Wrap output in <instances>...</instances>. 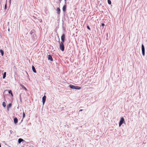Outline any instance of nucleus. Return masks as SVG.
<instances>
[{"instance_id":"1a4fd4ad","label":"nucleus","mask_w":147,"mask_h":147,"mask_svg":"<svg viewBox=\"0 0 147 147\" xmlns=\"http://www.w3.org/2000/svg\"><path fill=\"white\" fill-rule=\"evenodd\" d=\"M66 4H65V5L63 6V11L64 12H65L66 11Z\"/></svg>"},{"instance_id":"412c9836","label":"nucleus","mask_w":147,"mask_h":147,"mask_svg":"<svg viewBox=\"0 0 147 147\" xmlns=\"http://www.w3.org/2000/svg\"><path fill=\"white\" fill-rule=\"evenodd\" d=\"M21 94H20L19 97H20V101L21 102L22 98H21Z\"/></svg>"},{"instance_id":"9b49d317","label":"nucleus","mask_w":147,"mask_h":147,"mask_svg":"<svg viewBox=\"0 0 147 147\" xmlns=\"http://www.w3.org/2000/svg\"><path fill=\"white\" fill-rule=\"evenodd\" d=\"M24 141V140L22 138H19L18 140V142L19 143H21L22 142Z\"/></svg>"},{"instance_id":"aec40b11","label":"nucleus","mask_w":147,"mask_h":147,"mask_svg":"<svg viewBox=\"0 0 147 147\" xmlns=\"http://www.w3.org/2000/svg\"><path fill=\"white\" fill-rule=\"evenodd\" d=\"M108 3L109 4H111V3L110 0H108Z\"/></svg>"},{"instance_id":"c756f323","label":"nucleus","mask_w":147,"mask_h":147,"mask_svg":"<svg viewBox=\"0 0 147 147\" xmlns=\"http://www.w3.org/2000/svg\"><path fill=\"white\" fill-rule=\"evenodd\" d=\"M62 0H59V1H60V2H61Z\"/></svg>"},{"instance_id":"393cba45","label":"nucleus","mask_w":147,"mask_h":147,"mask_svg":"<svg viewBox=\"0 0 147 147\" xmlns=\"http://www.w3.org/2000/svg\"><path fill=\"white\" fill-rule=\"evenodd\" d=\"M87 28H88V29H89V30H90V27H89V26H87Z\"/></svg>"},{"instance_id":"a878e982","label":"nucleus","mask_w":147,"mask_h":147,"mask_svg":"<svg viewBox=\"0 0 147 147\" xmlns=\"http://www.w3.org/2000/svg\"><path fill=\"white\" fill-rule=\"evenodd\" d=\"M101 26H102L103 27L105 26V24L103 23H102L101 24Z\"/></svg>"},{"instance_id":"dca6fc26","label":"nucleus","mask_w":147,"mask_h":147,"mask_svg":"<svg viewBox=\"0 0 147 147\" xmlns=\"http://www.w3.org/2000/svg\"><path fill=\"white\" fill-rule=\"evenodd\" d=\"M6 72H4V73H3V79H4L6 77Z\"/></svg>"},{"instance_id":"f03ea898","label":"nucleus","mask_w":147,"mask_h":147,"mask_svg":"<svg viewBox=\"0 0 147 147\" xmlns=\"http://www.w3.org/2000/svg\"><path fill=\"white\" fill-rule=\"evenodd\" d=\"M125 121L124 118L123 117H121L119 122V126L120 127L123 123H125Z\"/></svg>"},{"instance_id":"ddd939ff","label":"nucleus","mask_w":147,"mask_h":147,"mask_svg":"<svg viewBox=\"0 0 147 147\" xmlns=\"http://www.w3.org/2000/svg\"><path fill=\"white\" fill-rule=\"evenodd\" d=\"M57 11L58 14H60V9L59 8H57Z\"/></svg>"},{"instance_id":"b1692460","label":"nucleus","mask_w":147,"mask_h":147,"mask_svg":"<svg viewBox=\"0 0 147 147\" xmlns=\"http://www.w3.org/2000/svg\"><path fill=\"white\" fill-rule=\"evenodd\" d=\"M7 8V4H5V9H6Z\"/></svg>"},{"instance_id":"f257e3e1","label":"nucleus","mask_w":147,"mask_h":147,"mask_svg":"<svg viewBox=\"0 0 147 147\" xmlns=\"http://www.w3.org/2000/svg\"><path fill=\"white\" fill-rule=\"evenodd\" d=\"M69 86L70 88L71 89H75L76 90H79L81 88L80 87H79L78 86H75L71 84L69 85Z\"/></svg>"},{"instance_id":"4468645a","label":"nucleus","mask_w":147,"mask_h":147,"mask_svg":"<svg viewBox=\"0 0 147 147\" xmlns=\"http://www.w3.org/2000/svg\"><path fill=\"white\" fill-rule=\"evenodd\" d=\"M14 121L15 124H16L18 123V119L16 117L14 119Z\"/></svg>"},{"instance_id":"2eb2a0df","label":"nucleus","mask_w":147,"mask_h":147,"mask_svg":"<svg viewBox=\"0 0 147 147\" xmlns=\"http://www.w3.org/2000/svg\"><path fill=\"white\" fill-rule=\"evenodd\" d=\"M12 105L11 103H9L8 104V105L7 106V110L8 111H9L8 109L11 107Z\"/></svg>"},{"instance_id":"bb28decb","label":"nucleus","mask_w":147,"mask_h":147,"mask_svg":"<svg viewBox=\"0 0 147 147\" xmlns=\"http://www.w3.org/2000/svg\"><path fill=\"white\" fill-rule=\"evenodd\" d=\"M83 110V109H80L79 110V112H81Z\"/></svg>"},{"instance_id":"2f4dec72","label":"nucleus","mask_w":147,"mask_h":147,"mask_svg":"<svg viewBox=\"0 0 147 147\" xmlns=\"http://www.w3.org/2000/svg\"><path fill=\"white\" fill-rule=\"evenodd\" d=\"M0 147H1V145L0 144Z\"/></svg>"},{"instance_id":"7c9ffc66","label":"nucleus","mask_w":147,"mask_h":147,"mask_svg":"<svg viewBox=\"0 0 147 147\" xmlns=\"http://www.w3.org/2000/svg\"><path fill=\"white\" fill-rule=\"evenodd\" d=\"M8 31H9V29H8Z\"/></svg>"},{"instance_id":"20e7f679","label":"nucleus","mask_w":147,"mask_h":147,"mask_svg":"<svg viewBox=\"0 0 147 147\" xmlns=\"http://www.w3.org/2000/svg\"><path fill=\"white\" fill-rule=\"evenodd\" d=\"M32 38L33 42L35 41L37 39V36L35 34H34L32 36Z\"/></svg>"},{"instance_id":"7ed1b4c3","label":"nucleus","mask_w":147,"mask_h":147,"mask_svg":"<svg viewBox=\"0 0 147 147\" xmlns=\"http://www.w3.org/2000/svg\"><path fill=\"white\" fill-rule=\"evenodd\" d=\"M60 44V47L59 48L62 51H63L64 50V46L63 45V43L62 42H59Z\"/></svg>"},{"instance_id":"423d86ee","label":"nucleus","mask_w":147,"mask_h":147,"mask_svg":"<svg viewBox=\"0 0 147 147\" xmlns=\"http://www.w3.org/2000/svg\"><path fill=\"white\" fill-rule=\"evenodd\" d=\"M65 35L64 34H63L62 36H61V40L62 42H62L63 43H64L65 41Z\"/></svg>"},{"instance_id":"5701e85b","label":"nucleus","mask_w":147,"mask_h":147,"mask_svg":"<svg viewBox=\"0 0 147 147\" xmlns=\"http://www.w3.org/2000/svg\"><path fill=\"white\" fill-rule=\"evenodd\" d=\"M8 93L9 94H12V92L11 90H9L8 91Z\"/></svg>"},{"instance_id":"cd10ccee","label":"nucleus","mask_w":147,"mask_h":147,"mask_svg":"<svg viewBox=\"0 0 147 147\" xmlns=\"http://www.w3.org/2000/svg\"><path fill=\"white\" fill-rule=\"evenodd\" d=\"M66 0H64V1H65V4H66L67 3Z\"/></svg>"},{"instance_id":"6e6552de","label":"nucleus","mask_w":147,"mask_h":147,"mask_svg":"<svg viewBox=\"0 0 147 147\" xmlns=\"http://www.w3.org/2000/svg\"><path fill=\"white\" fill-rule=\"evenodd\" d=\"M48 59L51 61H53V58L52 56L50 55H49L48 56Z\"/></svg>"},{"instance_id":"39448f33","label":"nucleus","mask_w":147,"mask_h":147,"mask_svg":"<svg viewBox=\"0 0 147 147\" xmlns=\"http://www.w3.org/2000/svg\"><path fill=\"white\" fill-rule=\"evenodd\" d=\"M142 55L143 56H144L145 55V48L143 44L142 45Z\"/></svg>"},{"instance_id":"9d476101","label":"nucleus","mask_w":147,"mask_h":147,"mask_svg":"<svg viewBox=\"0 0 147 147\" xmlns=\"http://www.w3.org/2000/svg\"><path fill=\"white\" fill-rule=\"evenodd\" d=\"M35 31L34 30H32L30 32V34L31 35H33L34 34H35Z\"/></svg>"},{"instance_id":"6ab92c4d","label":"nucleus","mask_w":147,"mask_h":147,"mask_svg":"<svg viewBox=\"0 0 147 147\" xmlns=\"http://www.w3.org/2000/svg\"><path fill=\"white\" fill-rule=\"evenodd\" d=\"M3 105L4 107H5L6 106L5 103V102H3Z\"/></svg>"},{"instance_id":"a211bd4d","label":"nucleus","mask_w":147,"mask_h":147,"mask_svg":"<svg viewBox=\"0 0 147 147\" xmlns=\"http://www.w3.org/2000/svg\"><path fill=\"white\" fill-rule=\"evenodd\" d=\"M0 52L1 53V55L2 56H3L4 55V52L2 49L0 50Z\"/></svg>"},{"instance_id":"4be33fe9","label":"nucleus","mask_w":147,"mask_h":147,"mask_svg":"<svg viewBox=\"0 0 147 147\" xmlns=\"http://www.w3.org/2000/svg\"><path fill=\"white\" fill-rule=\"evenodd\" d=\"M23 119L25 117V114L24 112H23Z\"/></svg>"},{"instance_id":"f8f14e48","label":"nucleus","mask_w":147,"mask_h":147,"mask_svg":"<svg viewBox=\"0 0 147 147\" xmlns=\"http://www.w3.org/2000/svg\"><path fill=\"white\" fill-rule=\"evenodd\" d=\"M32 70L35 73H36V71L35 69V67H34V66L33 65H32Z\"/></svg>"},{"instance_id":"f3484780","label":"nucleus","mask_w":147,"mask_h":147,"mask_svg":"<svg viewBox=\"0 0 147 147\" xmlns=\"http://www.w3.org/2000/svg\"><path fill=\"white\" fill-rule=\"evenodd\" d=\"M21 87H22V88L23 89H24L25 90H27V89L26 88V87H24V85H22V84H21Z\"/></svg>"},{"instance_id":"0eeeda50","label":"nucleus","mask_w":147,"mask_h":147,"mask_svg":"<svg viewBox=\"0 0 147 147\" xmlns=\"http://www.w3.org/2000/svg\"><path fill=\"white\" fill-rule=\"evenodd\" d=\"M46 97L44 95L42 98V102L43 103V105L46 101Z\"/></svg>"},{"instance_id":"c85d7f7f","label":"nucleus","mask_w":147,"mask_h":147,"mask_svg":"<svg viewBox=\"0 0 147 147\" xmlns=\"http://www.w3.org/2000/svg\"><path fill=\"white\" fill-rule=\"evenodd\" d=\"M11 95L12 96H13V94H12H12H11Z\"/></svg>"}]
</instances>
